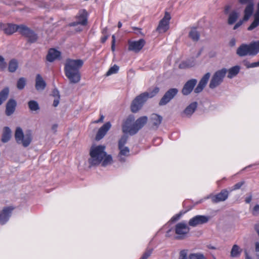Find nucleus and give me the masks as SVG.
Masks as SVG:
<instances>
[{
    "mask_svg": "<svg viewBox=\"0 0 259 259\" xmlns=\"http://www.w3.org/2000/svg\"><path fill=\"white\" fill-rule=\"evenodd\" d=\"M245 259H252V258L249 255L247 251L245 250Z\"/></svg>",
    "mask_w": 259,
    "mask_h": 259,
    "instance_id": "obj_64",
    "label": "nucleus"
},
{
    "mask_svg": "<svg viewBox=\"0 0 259 259\" xmlns=\"http://www.w3.org/2000/svg\"><path fill=\"white\" fill-rule=\"evenodd\" d=\"M57 127H58V125L57 124H54L52 126V130L54 132H56L57 131Z\"/></svg>",
    "mask_w": 259,
    "mask_h": 259,
    "instance_id": "obj_62",
    "label": "nucleus"
},
{
    "mask_svg": "<svg viewBox=\"0 0 259 259\" xmlns=\"http://www.w3.org/2000/svg\"><path fill=\"white\" fill-rule=\"evenodd\" d=\"M118 70H119V67L117 65H114L106 72V75L109 76L112 74L116 73H117Z\"/></svg>",
    "mask_w": 259,
    "mask_h": 259,
    "instance_id": "obj_43",
    "label": "nucleus"
},
{
    "mask_svg": "<svg viewBox=\"0 0 259 259\" xmlns=\"http://www.w3.org/2000/svg\"><path fill=\"white\" fill-rule=\"evenodd\" d=\"M17 107V102L13 99H10L6 105L5 114L7 116L12 115L15 111Z\"/></svg>",
    "mask_w": 259,
    "mask_h": 259,
    "instance_id": "obj_16",
    "label": "nucleus"
},
{
    "mask_svg": "<svg viewBox=\"0 0 259 259\" xmlns=\"http://www.w3.org/2000/svg\"><path fill=\"white\" fill-rule=\"evenodd\" d=\"M249 56H255L259 53V40L254 41L248 44Z\"/></svg>",
    "mask_w": 259,
    "mask_h": 259,
    "instance_id": "obj_24",
    "label": "nucleus"
},
{
    "mask_svg": "<svg viewBox=\"0 0 259 259\" xmlns=\"http://www.w3.org/2000/svg\"><path fill=\"white\" fill-rule=\"evenodd\" d=\"M128 44V49L129 51H133L135 53H138L144 47L146 44V41L144 39L141 38L137 41L129 40Z\"/></svg>",
    "mask_w": 259,
    "mask_h": 259,
    "instance_id": "obj_11",
    "label": "nucleus"
},
{
    "mask_svg": "<svg viewBox=\"0 0 259 259\" xmlns=\"http://www.w3.org/2000/svg\"><path fill=\"white\" fill-rule=\"evenodd\" d=\"M189 36L194 41L199 39L200 34L196 28H192L189 33Z\"/></svg>",
    "mask_w": 259,
    "mask_h": 259,
    "instance_id": "obj_34",
    "label": "nucleus"
},
{
    "mask_svg": "<svg viewBox=\"0 0 259 259\" xmlns=\"http://www.w3.org/2000/svg\"><path fill=\"white\" fill-rule=\"evenodd\" d=\"M108 35H104V36L101 38V42L102 43H104L108 39Z\"/></svg>",
    "mask_w": 259,
    "mask_h": 259,
    "instance_id": "obj_58",
    "label": "nucleus"
},
{
    "mask_svg": "<svg viewBox=\"0 0 259 259\" xmlns=\"http://www.w3.org/2000/svg\"><path fill=\"white\" fill-rule=\"evenodd\" d=\"M152 249H147L141 256V259H147L152 252Z\"/></svg>",
    "mask_w": 259,
    "mask_h": 259,
    "instance_id": "obj_46",
    "label": "nucleus"
},
{
    "mask_svg": "<svg viewBox=\"0 0 259 259\" xmlns=\"http://www.w3.org/2000/svg\"><path fill=\"white\" fill-rule=\"evenodd\" d=\"M228 197V192L226 190H223L220 193L211 197V201L213 203H218L226 200Z\"/></svg>",
    "mask_w": 259,
    "mask_h": 259,
    "instance_id": "obj_19",
    "label": "nucleus"
},
{
    "mask_svg": "<svg viewBox=\"0 0 259 259\" xmlns=\"http://www.w3.org/2000/svg\"><path fill=\"white\" fill-rule=\"evenodd\" d=\"M195 65V61L193 58L188 59L186 61L182 62L179 64V68L181 69H186L194 66Z\"/></svg>",
    "mask_w": 259,
    "mask_h": 259,
    "instance_id": "obj_29",
    "label": "nucleus"
},
{
    "mask_svg": "<svg viewBox=\"0 0 259 259\" xmlns=\"http://www.w3.org/2000/svg\"><path fill=\"white\" fill-rule=\"evenodd\" d=\"M181 215H182L181 213H179L178 214H177L176 215H174V217H172V218L171 219V221L172 222H176V221H178V220L180 219Z\"/></svg>",
    "mask_w": 259,
    "mask_h": 259,
    "instance_id": "obj_51",
    "label": "nucleus"
},
{
    "mask_svg": "<svg viewBox=\"0 0 259 259\" xmlns=\"http://www.w3.org/2000/svg\"><path fill=\"white\" fill-rule=\"evenodd\" d=\"M175 231L177 235L175 238L177 240H183L189 233L190 228L185 223L181 222L175 226Z\"/></svg>",
    "mask_w": 259,
    "mask_h": 259,
    "instance_id": "obj_7",
    "label": "nucleus"
},
{
    "mask_svg": "<svg viewBox=\"0 0 259 259\" xmlns=\"http://www.w3.org/2000/svg\"><path fill=\"white\" fill-rule=\"evenodd\" d=\"M210 73H206L200 79L197 87L194 89L195 86L196 85L197 80L196 79H191L188 80L184 85L181 92L184 96H188L190 95L192 91L194 90V93L199 94L201 93L205 86L210 78Z\"/></svg>",
    "mask_w": 259,
    "mask_h": 259,
    "instance_id": "obj_3",
    "label": "nucleus"
},
{
    "mask_svg": "<svg viewBox=\"0 0 259 259\" xmlns=\"http://www.w3.org/2000/svg\"><path fill=\"white\" fill-rule=\"evenodd\" d=\"M189 259H206L203 254L191 253L189 256Z\"/></svg>",
    "mask_w": 259,
    "mask_h": 259,
    "instance_id": "obj_44",
    "label": "nucleus"
},
{
    "mask_svg": "<svg viewBox=\"0 0 259 259\" xmlns=\"http://www.w3.org/2000/svg\"><path fill=\"white\" fill-rule=\"evenodd\" d=\"M254 229L259 236V223L254 225Z\"/></svg>",
    "mask_w": 259,
    "mask_h": 259,
    "instance_id": "obj_60",
    "label": "nucleus"
},
{
    "mask_svg": "<svg viewBox=\"0 0 259 259\" xmlns=\"http://www.w3.org/2000/svg\"><path fill=\"white\" fill-rule=\"evenodd\" d=\"M111 124L110 122H107L102 126L98 130L96 136V140L99 141L102 139L106 134L107 132L111 128Z\"/></svg>",
    "mask_w": 259,
    "mask_h": 259,
    "instance_id": "obj_17",
    "label": "nucleus"
},
{
    "mask_svg": "<svg viewBox=\"0 0 259 259\" xmlns=\"http://www.w3.org/2000/svg\"><path fill=\"white\" fill-rule=\"evenodd\" d=\"M145 102V100L141 94L137 96L132 102L131 105V111L133 113L137 112L142 108Z\"/></svg>",
    "mask_w": 259,
    "mask_h": 259,
    "instance_id": "obj_13",
    "label": "nucleus"
},
{
    "mask_svg": "<svg viewBox=\"0 0 259 259\" xmlns=\"http://www.w3.org/2000/svg\"><path fill=\"white\" fill-rule=\"evenodd\" d=\"M159 92V88L158 87H155L152 89H149L147 92L141 94V95L146 101L148 98L154 97Z\"/></svg>",
    "mask_w": 259,
    "mask_h": 259,
    "instance_id": "obj_25",
    "label": "nucleus"
},
{
    "mask_svg": "<svg viewBox=\"0 0 259 259\" xmlns=\"http://www.w3.org/2000/svg\"><path fill=\"white\" fill-rule=\"evenodd\" d=\"M7 66V63L5 61L4 58L0 55V71L4 70Z\"/></svg>",
    "mask_w": 259,
    "mask_h": 259,
    "instance_id": "obj_45",
    "label": "nucleus"
},
{
    "mask_svg": "<svg viewBox=\"0 0 259 259\" xmlns=\"http://www.w3.org/2000/svg\"><path fill=\"white\" fill-rule=\"evenodd\" d=\"M249 53L248 45L245 44H241L236 50V54L239 57L249 56Z\"/></svg>",
    "mask_w": 259,
    "mask_h": 259,
    "instance_id": "obj_22",
    "label": "nucleus"
},
{
    "mask_svg": "<svg viewBox=\"0 0 259 259\" xmlns=\"http://www.w3.org/2000/svg\"><path fill=\"white\" fill-rule=\"evenodd\" d=\"M104 118V116L103 115H101L100 118L98 120L96 121L95 122L98 123V122H103Z\"/></svg>",
    "mask_w": 259,
    "mask_h": 259,
    "instance_id": "obj_61",
    "label": "nucleus"
},
{
    "mask_svg": "<svg viewBox=\"0 0 259 259\" xmlns=\"http://www.w3.org/2000/svg\"><path fill=\"white\" fill-rule=\"evenodd\" d=\"M236 44V39L234 38H232L230 42H229V46L231 47H234Z\"/></svg>",
    "mask_w": 259,
    "mask_h": 259,
    "instance_id": "obj_55",
    "label": "nucleus"
},
{
    "mask_svg": "<svg viewBox=\"0 0 259 259\" xmlns=\"http://www.w3.org/2000/svg\"><path fill=\"white\" fill-rule=\"evenodd\" d=\"M13 208L10 207L4 208L0 213V224L4 225L9 220Z\"/></svg>",
    "mask_w": 259,
    "mask_h": 259,
    "instance_id": "obj_20",
    "label": "nucleus"
},
{
    "mask_svg": "<svg viewBox=\"0 0 259 259\" xmlns=\"http://www.w3.org/2000/svg\"><path fill=\"white\" fill-rule=\"evenodd\" d=\"M133 115H130L122 125V131L124 134L131 136L136 135L148 122V117L143 116L135 120Z\"/></svg>",
    "mask_w": 259,
    "mask_h": 259,
    "instance_id": "obj_2",
    "label": "nucleus"
},
{
    "mask_svg": "<svg viewBox=\"0 0 259 259\" xmlns=\"http://www.w3.org/2000/svg\"><path fill=\"white\" fill-rule=\"evenodd\" d=\"M119 149L120 150V152L119 154V160L124 161L123 160H122V158L120 156L122 155L127 156L130 152V149L127 147H122L121 148Z\"/></svg>",
    "mask_w": 259,
    "mask_h": 259,
    "instance_id": "obj_40",
    "label": "nucleus"
},
{
    "mask_svg": "<svg viewBox=\"0 0 259 259\" xmlns=\"http://www.w3.org/2000/svg\"><path fill=\"white\" fill-rule=\"evenodd\" d=\"M46 87V83L42 78V76L37 74L35 78V87L37 91H42Z\"/></svg>",
    "mask_w": 259,
    "mask_h": 259,
    "instance_id": "obj_23",
    "label": "nucleus"
},
{
    "mask_svg": "<svg viewBox=\"0 0 259 259\" xmlns=\"http://www.w3.org/2000/svg\"><path fill=\"white\" fill-rule=\"evenodd\" d=\"M18 25L10 23L3 24L0 23V28L7 35H11L18 31Z\"/></svg>",
    "mask_w": 259,
    "mask_h": 259,
    "instance_id": "obj_14",
    "label": "nucleus"
},
{
    "mask_svg": "<svg viewBox=\"0 0 259 259\" xmlns=\"http://www.w3.org/2000/svg\"><path fill=\"white\" fill-rule=\"evenodd\" d=\"M10 90L8 87H5L0 91V105H1L8 98Z\"/></svg>",
    "mask_w": 259,
    "mask_h": 259,
    "instance_id": "obj_28",
    "label": "nucleus"
},
{
    "mask_svg": "<svg viewBox=\"0 0 259 259\" xmlns=\"http://www.w3.org/2000/svg\"><path fill=\"white\" fill-rule=\"evenodd\" d=\"M28 106L31 111H36L40 109L38 103L34 100H30L28 102Z\"/></svg>",
    "mask_w": 259,
    "mask_h": 259,
    "instance_id": "obj_36",
    "label": "nucleus"
},
{
    "mask_svg": "<svg viewBox=\"0 0 259 259\" xmlns=\"http://www.w3.org/2000/svg\"><path fill=\"white\" fill-rule=\"evenodd\" d=\"M252 214L253 215H257L259 214V205H255L253 208Z\"/></svg>",
    "mask_w": 259,
    "mask_h": 259,
    "instance_id": "obj_49",
    "label": "nucleus"
},
{
    "mask_svg": "<svg viewBox=\"0 0 259 259\" xmlns=\"http://www.w3.org/2000/svg\"><path fill=\"white\" fill-rule=\"evenodd\" d=\"M245 184V181H242L234 185L231 191L236 190L240 189L244 184Z\"/></svg>",
    "mask_w": 259,
    "mask_h": 259,
    "instance_id": "obj_47",
    "label": "nucleus"
},
{
    "mask_svg": "<svg viewBox=\"0 0 259 259\" xmlns=\"http://www.w3.org/2000/svg\"><path fill=\"white\" fill-rule=\"evenodd\" d=\"M187 250H182L180 252L179 259H187Z\"/></svg>",
    "mask_w": 259,
    "mask_h": 259,
    "instance_id": "obj_48",
    "label": "nucleus"
},
{
    "mask_svg": "<svg viewBox=\"0 0 259 259\" xmlns=\"http://www.w3.org/2000/svg\"><path fill=\"white\" fill-rule=\"evenodd\" d=\"M52 95L55 98H60V94L59 91L55 89L52 91Z\"/></svg>",
    "mask_w": 259,
    "mask_h": 259,
    "instance_id": "obj_50",
    "label": "nucleus"
},
{
    "mask_svg": "<svg viewBox=\"0 0 259 259\" xmlns=\"http://www.w3.org/2000/svg\"><path fill=\"white\" fill-rule=\"evenodd\" d=\"M197 102H194L188 106L184 110L183 113L187 116H190L194 112L197 107Z\"/></svg>",
    "mask_w": 259,
    "mask_h": 259,
    "instance_id": "obj_26",
    "label": "nucleus"
},
{
    "mask_svg": "<svg viewBox=\"0 0 259 259\" xmlns=\"http://www.w3.org/2000/svg\"><path fill=\"white\" fill-rule=\"evenodd\" d=\"M105 146L99 145L92 146L90 149V158L88 160L89 167L96 166L101 163L106 155Z\"/></svg>",
    "mask_w": 259,
    "mask_h": 259,
    "instance_id": "obj_4",
    "label": "nucleus"
},
{
    "mask_svg": "<svg viewBox=\"0 0 259 259\" xmlns=\"http://www.w3.org/2000/svg\"><path fill=\"white\" fill-rule=\"evenodd\" d=\"M11 137V131L10 128L8 126L5 127L2 135V142L4 143H7L10 140Z\"/></svg>",
    "mask_w": 259,
    "mask_h": 259,
    "instance_id": "obj_27",
    "label": "nucleus"
},
{
    "mask_svg": "<svg viewBox=\"0 0 259 259\" xmlns=\"http://www.w3.org/2000/svg\"><path fill=\"white\" fill-rule=\"evenodd\" d=\"M31 29L24 25H20L18 26V31L22 36L25 37L27 34Z\"/></svg>",
    "mask_w": 259,
    "mask_h": 259,
    "instance_id": "obj_37",
    "label": "nucleus"
},
{
    "mask_svg": "<svg viewBox=\"0 0 259 259\" xmlns=\"http://www.w3.org/2000/svg\"><path fill=\"white\" fill-rule=\"evenodd\" d=\"M59 99L60 98H55L53 101V106L54 107H57L59 103Z\"/></svg>",
    "mask_w": 259,
    "mask_h": 259,
    "instance_id": "obj_56",
    "label": "nucleus"
},
{
    "mask_svg": "<svg viewBox=\"0 0 259 259\" xmlns=\"http://www.w3.org/2000/svg\"><path fill=\"white\" fill-rule=\"evenodd\" d=\"M239 14L235 11H232L229 16L228 23L229 25L233 24L237 20Z\"/></svg>",
    "mask_w": 259,
    "mask_h": 259,
    "instance_id": "obj_32",
    "label": "nucleus"
},
{
    "mask_svg": "<svg viewBox=\"0 0 259 259\" xmlns=\"http://www.w3.org/2000/svg\"><path fill=\"white\" fill-rule=\"evenodd\" d=\"M26 84V79L24 77H20L17 81V88L19 90H23Z\"/></svg>",
    "mask_w": 259,
    "mask_h": 259,
    "instance_id": "obj_39",
    "label": "nucleus"
},
{
    "mask_svg": "<svg viewBox=\"0 0 259 259\" xmlns=\"http://www.w3.org/2000/svg\"><path fill=\"white\" fill-rule=\"evenodd\" d=\"M18 67V63L16 59L10 60L9 63L8 70L10 72H14Z\"/></svg>",
    "mask_w": 259,
    "mask_h": 259,
    "instance_id": "obj_33",
    "label": "nucleus"
},
{
    "mask_svg": "<svg viewBox=\"0 0 259 259\" xmlns=\"http://www.w3.org/2000/svg\"><path fill=\"white\" fill-rule=\"evenodd\" d=\"M252 200V195H250L249 196L246 197L245 201L246 203H249Z\"/></svg>",
    "mask_w": 259,
    "mask_h": 259,
    "instance_id": "obj_57",
    "label": "nucleus"
},
{
    "mask_svg": "<svg viewBox=\"0 0 259 259\" xmlns=\"http://www.w3.org/2000/svg\"><path fill=\"white\" fill-rule=\"evenodd\" d=\"M243 23V20H240L238 21L234 26L233 29L236 30L239 28Z\"/></svg>",
    "mask_w": 259,
    "mask_h": 259,
    "instance_id": "obj_54",
    "label": "nucleus"
},
{
    "mask_svg": "<svg viewBox=\"0 0 259 259\" xmlns=\"http://www.w3.org/2000/svg\"><path fill=\"white\" fill-rule=\"evenodd\" d=\"M61 56L60 52L55 49H50L47 55L46 59L48 61L52 62L57 59H59Z\"/></svg>",
    "mask_w": 259,
    "mask_h": 259,
    "instance_id": "obj_21",
    "label": "nucleus"
},
{
    "mask_svg": "<svg viewBox=\"0 0 259 259\" xmlns=\"http://www.w3.org/2000/svg\"><path fill=\"white\" fill-rule=\"evenodd\" d=\"M25 37L28 38V42L33 43L37 40L38 36L34 31L31 29L25 36Z\"/></svg>",
    "mask_w": 259,
    "mask_h": 259,
    "instance_id": "obj_30",
    "label": "nucleus"
},
{
    "mask_svg": "<svg viewBox=\"0 0 259 259\" xmlns=\"http://www.w3.org/2000/svg\"><path fill=\"white\" fill-rule=\"evenodd\" d=\"M162 117L158 114L153 113L150 117L149 123L154 129H157L161 124Z\"/></svg>",
    "mask_w": 259,
    "mask_h": 259,
    "instance_id": "obj_18",
    "label": "nucleus"
},
{
    "mask_svg": "<svg viewBox=\"0 0 259 259\" xmlns=\"http://www.w3.org/2000/svg\"><path fill=\"white\" fill-rule=\"evenodd\" d=\"M240 248L237 245H234L231 251V256L233 257H238L240 255L241 251Z\"/></svg>",
    "mask_w": 259,
    "mask_h": 259,
    "instance_id": "obj_38",
    "label": "nucleus"
},
{
    "mask_svg": "<svg viewBox=\"0 0 259 259\" xmlns=\"http://www.w3.org/2000/svg\"><path fill=\"white\" fill-rule=\"evenodd\" d=\"M171 18L170 14L168 12L165 13L164 17L160 21L156 31L159 33L166 32L169 28V20Z\"/></svg>",
    "mask_w": 259,
    "mask_h": 259,
    "instance_id": "obj_10",
    "label": "nucleus"
},
{
    "mask_svg": "<svg viewBox=\"0 0 259 259\" xmlns=\"http://www.w3.org/2000/svg\"><path fill=\"white\" fill-rule=\"evenodd\" d=\"M227 71V69L225 68L216 71L210 80L209 88L213 89L219 86L223 82Z\"/></svg>",
    "mask_w": 259,
    "mask_h": 259,
    "instance_id": "obj_6",
    "label": "nucleus"
},
{
    "mask_svg": "<svg viewBox=\"0 0 259 259\" xmlns=\"http://www.w3.org/2000/svg\"><path fill=\"white\" fill-rule=\"evenodd\" d=\"M128 139V136L126 135H123L119 139L118 143V149L124 147V145L126 143Z\"/></svg>",
    "mask_w": 259,
    "mask_h": 259,
    "instance_id": "obj_41",
    "label": "nucleus"
},
{
    "mask_svg": "<svg viewBox=\"0 0 259 259\" xmlns=\"http://www.w3.org/2000/svg\"><path fill=\"white\" fill-rule=\"evenodd\" d=\"M230 8H231L229 6H226L225 9V13L228 14L230 10Z\"/></svg>",
    "mask_w": 259,
    "mask_h": 259,
    "instance_id": "obj_63",
    "label": "nucleus"
},
{
    "mask_svg": "<svg viewBox=\"0 0 259 259\" xmlns=\"http://www.w3.org/2000/svg\"><path fill=\"white\" fill-rule=\"evenodd\" d=\"M243 64H244V66H245L246 67V68H254V66H251L252 64V63H250L247 61H243Z\"/></svg>",
    "mask_w": 259,
    "mask_h": 259,
    "instance_id": "obj_52",
    "label": "nucleus"
},
{
    "mask_svg": "<svg viewBox=\"0 0 259 259\" xmlns=\"http://www.w3.org/2000/svg\"><path fill=\"white\" fill-rule=\"evenodd\" d=\"M133 29L135 30H137V32H136L138 35L140 34L142 36H144V34L141 31V29L137 27H133Z\"/></svg>",
    "mask_w": 259,
    "mask_h": 259,
    "instance_id": "obj_53",
    "label": "nucleus"
},
{
    "mask_svg": "<svg viewBox=\"0 0 259 259\" xmlns=\"http://www.w3.org/2000/svg\"><path fill=\"white\" fill-rule=\"evenodd\" d=\"M112 160V158L111 155H106L105 157H104L103 162L102 163V165L103 166H106V165L110 164L111 163Z\"/></svg>",
    "mask_w": 259,
    "mask_h": 259,
    "instance_id": "obj_42",
    "label": "nucleus"
},
{
    "mask_svg": "<svg viewBox=\"0 0 259 259\" xmlns=\"http://www.w3.org/2000/svg\"><path fill=\"white\" fill-rule=\"evenodd\" d=\"M240 67L239 66H235L228 70V74L227 77L229 78H232L235 76L239 72Z\"/></svg>",
    "mask_w": 259,
    "mask_h": 259,
    "instance_id": "obj_31",
    "label": "nucleus"
},
{
    "mask_svg": "<svg viewBox=\"0 0 259 259\" xmlns=\"http://www.w3.org/2000/svg\"><path fill=\"white\" fill-rule=\"evenodd\" d=\"M87 17L88 13L86 10L84 9L80 10L77 17V21L72 23L70 25L73 26H76L77 24L85 25L87 23Z\"/></svg>",
    "mask_w": 259,
    "mask_h": 259,
    "instance_id": "obj_15",
    "label": "nucleus"
},
{
    "mask_svg": "<svg viewBox=\"0 0 259 259\" xmlns=\"http://www.w3.org/2000/svg\"><path fill=\"white\" fill-rule=\"evenodd\" d=\"M177 88H171L167 91L159 102V106H163L169 103L178 93Z\"/></svg>",
    "mask_w": 259,
    "mask_h": 259,
    "instance_id": "obj_9",
    "label": "nucleus"
},
{
    "mask_svg": "<svg viewBox=\"0 0 259 259\" xmlns=\"http://www.w3.org/2000/svg\"><path fill=\"white\" fill-rule=\"evenodd\" d=\"M16 142L22 144L24 147H28L32 141V135L30 131L26 132L24 135L22 130L20 127H17L15 134Z\"/></svg>",
    "mask_w": 259,
    "mask_h": 259,
    "instance_id": "obj_5",
    "label": "nucleus"
},
{
    "mask_svg": "<svg viewBox=\"0 0 259 259\" xmlns=\"http://www.w3.org/2000/svg\"><path fill=\"white\" fill-rule=\"evenodd\" d=\"M83 64V61L81 59H67L66 60L64 72L70 83L76 84L80 81L81 74L79 70Z\"/></svg>",
    "mask_w": 259,
    "mask_h": 259,
    "instance_id": "obj_1",
    "label": "nucleus"
},
{
    "mask_svg": "<svg viewBox=\"0 0 259 259\" xmlns=\"http://www.w3.org/2000/svg\"><path fill=\"white\" fill-rule=\"evenodd\" d=\"M259 25V15L255 13L254 15V20L248 27L247 30L251 31Z\"/></svg>",
    "mask_w": 259,
    "mask_h": 259,
    "instance_id": "obj_35",
    "label": "nucleus"
},
{
    "mask_svg": "<svg viewBox=\"0 0 259 259\" xmlns=\"http://www.w3.org/2000/svg\"><path fill=\"white\" fill-rule=\"evenodd\" d=\"M210 219L208 216L197 215L191 218L188 223L189 226L196 227L199 225H202L208 222Z\"/></svg>",
    "mask_w": 259,
    "mask_h": 259,
    "instance_id": "obj_12",
    "label": "nucleus"
},
{
    "mask_svg": "<svg viewBox=\"0 0 259 259\" xmlns=\"http://www.w3.org/2000/svg\"><path fill=\"white\" fill-rule=\"evenodd\" d=\"M255 251L257 252H259V242H256L255 243ZM257 256L259 259V254H257Z\"/></svg>",
    "mask_w": 259,
    "mask_h": 259,
    "instance_id": "obj_59",
    "label": "nucleus"
},
{
    "mask_svg": "<svg viewBox=\"0 0 259 259\" xmlns=\"http://www.w3.org/2000/svg\"><path fill=\"white\" fill-rule=\"evenodd\" d=\"M238 2L241 5H246L244 10L243 20L247 21L252 16L254 6V0H238Z\"/></svg>",
    "mask_w": 259,
    "mask_h": 259,
    "instance_id": "obj_8",
    "label": "nucleus"
}]
</instances>
